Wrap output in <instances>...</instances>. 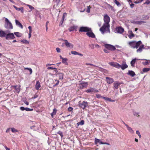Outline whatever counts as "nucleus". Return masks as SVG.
<instances>
[{
  "label": "nucleus",
  "mask_w": 150,
  "mask_h": 150,
  "mask_svg": "<svg viewBox=\"0 0 150 150\" xmlns=\"http://www.w3.org/2000/svg\"><path fill=\"white\" fill-rule=\"evenodd\" d=\"M131 22L132 23L135 24H137V21H131Z\"/></svg>",
  "instance_id": "51"
},
{
  "label": "nucleus",
  "mask_w": 150,
  "mask_h": 150,
  "mask_svg": "<svg viewBox=\"0 0 150 150\" xmlns=\"http://www.w3.org/2000/svg\"><path fill=\"white\" fill-rule=\"evenodd\" d=\"M116 31L119 33H122L124 31V29L121 26L117 27L115 28Z\"/></svg>",
  "instance_id": "9"
},
{
  "label": "nucleus",
  "mask_w": 150,
  "mask_h": 150,
  "mask_svg": "<svg viewBox=\"0 0 150 150\" xmlns=\"http://www.w3.org/2000/svg\"><path fill=\"white\" fill-rule=\"evenodd\" d=\"M139 47V48L137 50L136 52L137 53H141L142 52L143 49H145L144 45L142 44V43L141 40L138 42L135 41V47L136 49H137Z\"/></svg>",
  "instance_id": "2"
},
{
  "label": "nucleus",
  "mask_w": 150,
  "mask_h": 150,
  "mask_svg": "<svg viewBox=\"0 0 150 150\" xmlns=\"http://www.w3.org/2000/svg\"><path fill=\"white\" fill-rule=\"evenodd\" d=\"M25 108L23 107H21L20 108V110L22 111H23V110H25Z\"/></svg>",
  "instance_id": "58"
},
{
  "label": "nucleus",
  "mask_w": 150,
  "mask_h": 150,
  "mask_svg": "<svg viewBox=\"0 0 150 150\" xmlns=\"http://www.w3.org/2000/svg\"><path fill=\"white\" fill-rule=\"evenodd\" d=\"M121 83H119L118 81H114L113 83V86L115 89H117L118 88V87L120 86Z\"/></svg>",
  "instance_id": "15"
},
{
  "label": "nucleus",
  "mask_w": 150,
  "mask_h": 150,
  "mask_svg": "<svg viewBox=\"0 0 150 150\" xmlns=\"http://www.w3.org/2000/svg\"><path fill=\"white\" fill-rule=\"evenodd\" d=\"M103 20L105 23L100 29V30L102 34L104 33L105 31H107L110 32V25L109 24L110 21V18L107 14H106L104 16Z\"/></svg>",
  "instance_id": "1"
},
{
  "label": "nucleus",
  "mask_w": 150,
  "mask_h": 150,
  "mask_svg": "<svg viewBox=\"0 0 150 150\" xmlns=\"http://www.w3.org/2000/svg\"><path fill=\"white\" fill-rule=\"evenodd\" d=\"M127 129L128 131H129L130 132L132 133H134V131L132 130V129L130 127H129L127 128Z\"/></svg>",
  "instance_id": "36"
},
{
  "label": "nucleus",
  "mask_w": 150,
  "mask_h": 150,
  "mask_svg": "<svg viewBox=\"0 0 150 150\" xmlns=\"http://www.w3.org/2000/svg\"><path fill=\"white\" fill-rule=\"evenodd\" d=\"M11 130L12 132H18V130L14 128H11Z\"/></svg>",
  "instance_id": "44"
},
{
  "label": "nucleus",
  "mask_w": 150,
  "mask_h": 150,
  "mask_svg": "<svg viewBox=\"0 0 150 150\" xmlns=\"http://www.w3.org/2000/svg\"><path fill=\"white\" fill-rule=\"evenodd\" d=\"M11 87H13L15 90L16 92H17L18 93H19L20 91V86L17 87V85L12 86H11Z\"/></svg>",
  "instance_id": "17"
},
{
  "label": "nucleus",
  "mask_w": 150,
  "mask_h": 150,
  "mask_svg": "<svg viewBox=\"0 0 150 150\" xmlns=\"http://www.w3.org/2000/svg\"><path fill=\"white\" fill-rule=\"evenodd\" d=\"M27 6L29 7V8L31 9V10H32L34 9V7L28 4L27 5Z\"/></svg>",
  "instance_id": "45"
},
{
  "label": "nucleus",
  "mask_w": 150,
  "mask_h": 150,
  "mask_svg": "<svg viewBox=\"0 0 150 150\" xmlns=\"http://www.w3.org/2000/svg\"><path fill=\"white\" fill-rule=\"evenodd\" d=\"M150 3V0H146V2L144 3V4H149Z\"/></svg>",
  "instance_id": "50"
},
{
  "label": "nucleus",
  "mask_w": 150,
  "mask_h": 150,
  "mask_svg": "<svg viewBox=\"0 0 150 150\" xmlns=\"http://www.w3.org/2000/svg\"><path fill=\"white\" fill-rule=\"evenodd\" d=\"M109 64L111 66L117 68L119 69L120 68V65L117 63L111 62H110Z\"/></svg>",
  "instance_id": "10"
},
{
  "label": "nucleus",
  "mask_w": 150,
  "mask_h": 150,
  "mask_svg": "<svg viewBox=\"0 0 150 150\" xmlns=\"http://www.w3.org/2000/svg\"><path fill=\"white\" fill-rule=\"evenodd\" d=\"M30 128L31 129H33L34 130H36L38 129V128L37 127H36L35 125H33L30 127Z\"/></svg>",
  "instance_id": "33"
},
{
  "label": "nucleus",
  "mask_w": 150,
  "mask_h": 150,
  "mask_svg": "<svg viewBox=\"0 0 150 150\" xmlns=\"http://www.w3.org/2000/svg\"><path fill=\"white\" fill-rule=\"evenodd\" d=\"M6 23L4 25L5 28L6 29H13V26L11 23L10 22L8 18H5Z\"/></svg>",
  "instance_id": "3"
},
{
  "label": "nucleus",
  "mask_w": 150,
  "mask_h": 150,
  "mask_svg": "<svg viewBox=\"0 0 150 150\" xmlns=\"http://www.w3.org/2000/svg\"><path fill=\"white\" fill-rule=\"evenodd\" d=\"M113 2L114 3L116 4L118 7H120L121 6L120 3L117 0H114Z\"/></svg>",
  "instance_id": "31"
},
{
  "label": "nucleus",
  "mask_w": 150,
  "mask_h": 150,
  "mask_svg": "<svg viewBox=\"0 0 150 150\" xmlns=\"http://www.w3.org/2000/svg\"><path fill=\"white\" fill-rule=\"evenodd\" d=\"M149 18L148 16H147L142 15V19L143 20H146L148 19Z\"/></svg>",
  "instance_id": "35"
},
{
  "label": "nucleus",
  "mask_w": 150,
  "mask_h": 150,
  "mask_svg": "<svg viewBox=\"0 0 150 150\" xmlns=\"http://www.w3.org/2000/svg\"><path fill=\"white\" fill-rule=\"evenodd\" d=\"M91 31V28L87 27H80L79 29V31L81 32H86Z\"/></svg>",
  "instance_id": "4"
},
{
  "label": "nucleus",
  "mask_w": 150,
  "mask_h": 150,
  "mask_svg": "<svg viewBox=\"0 0 150 150\" xmlns=\"http://www.w3.org/2000/svg\"><path fill=\"white\" fill-rule=\"evenodd\" d=\"M56 75L59 77V79H63L64 74L62 73H58L56 74Z\"/></svg>",
  "instance_id": "24"
},
{
  "label": "nucleus",
  "mask_w": 150,
  "mask_h": 150,
  "mask_svg": "<svg viewBox=\"0 0 150 150\" xmlns=\"http://www.w3.org/2000/svg\"><path fill=\"white\" fill-rule=\"evenodd\" d=\"M68 59L66 58H64L62 59V63L64 64H65L67 65L68 64L67 62V60Z\"/></svg>",
  "instance_id": "30"
},
{
  "label": "nucleus",
  "mask_w": 150,
  "mask_h": 150,
  "mask_svg": "<svg viewBox=\"0 0 150 150\" xmlns=\"http://www.w3.org/2000/svg\"><path fill=\"white\" fill-rule=\"evenodd\" d=\"M128 45L131 48L133 49L136 48L135 47V41L129 42L128 43Z\"/></svg>",
  "instance_id": "12"
},
{
  "label": "nucleus",
  "mask_w": 150,
  "mask_h": 150,
  "mask_svg": "<svg viewBox=\"0 0 150 150\" xmlns=\"http://www.w3.org/2000/svg\"><path fill=\"white\" fill-rule=\"evenodd\" d=\"M13 7L17 10L18 11H21V12L22 13H23V7H21L20 8H18L16 6L13 5Z\"/></svg>",
  "instance_id": "19"
},
{
  "label": "nucleus",
  "mask_w": 150,
  "mask_h": 150,
  "mask_svg": "<svg viewBox=\"0 0 150 150\" xmlns=\"http://www.w3.org/2000/svg\"><path fill=\"white\" fill-rule=\"evenodd\" d=\"M71 52L72 54L74 55H77L78 54V52L74 51H72Z\"/></svg>",
  "instance_id": "40"
},
{
  "label": "nucleus",
  "mask_w": 150,
  "mask_h": 150,
  "mask_svg": "<svg viewBox=\"0 0 150 150\" xmlns=\"http://www.w3.org/2000/svg\"><path fill=\"white\" fill-rule=\"evenodd\" d=\"M142 63L144 65H146L148 64L149 63L147 61H146L145 62H143Z\"/></svg>",
  "instance_id": "55"
},
{
  "label": "nucleus",
  "mask_w": 150,
  "mask_h": 150,
  "mask_svg": "<svg viewBox=\"0 0 150 150\" xmlns=\"http://www.w3.org/2000/svg\"><path fill=\"white\" fill-rule=\"evenodd\" d=\"M47 69H53V67H47Z\"/></svg>",
  "instance_id": "64"
},
{
  "label": "nucleus",
  "mask_w": 150,
  "mask_h": 150,
  "mask_svg": "<svg viewBox=\"0 0 150 150\" xmlns=\"http://www.w3.org/2000/svg\"><path fill=\"white\" fill-rule=\"evenodd\" d=\"M38 97V95L37 94H35L34 95V96L33 97V99H35V98H37Z\"/></svg>",
  "instance_id": "60"
},
{
  "label": "nucleus",
  "mask_w": 150,
  "mask_h": 150,
  "mask_svg": "<svg viewBox=\"0 0 150 150\" xmlns=\"http://www.w3.org/2000/svg\"><path fill=\"white\" fill-rule=\"evenodd\" d=\"M73 109V108L71 107H69L68 108V110L69 111H72Z\"/></svg>",
  "instance_id": "54"
},
{
  "label": "nucleus",
  "mask_w": 150,
  "mask_h": 150,
  "mask_svg": "<svg viewBox=\"0 0 150 150\" xmlns=\"http://www.w3.org/2000/svg\"><path fill=\"white\" fill-rule=\"evenodd\" d=\"M128 67V65L125 63L124 64L122 63V65H120V68H121L123 70L127 68Z\"/></svg>",
  "instance_id": "20"
},
{
  "label": "nucleus",
  "mask_w": 150,
  "mask_h": 150,
  "mask_svg": "<svg viewBox=\"0 0 150 150\" xmlns=\"http://www.w3.org/2000/svg\"><path fill=\"white\" fill-rule=\"evenodd\" d=\"M57 133L58 134H59L62 137H63V133L60 131H59L57 132Z\"/></svg>",
  "instance_id": "42"
},
{
  "label": "nucleus",
  "mask_w": 150,
  "mask_h": 150,
  "mask_svg": "<svg viewBox=\"0 0 150 150\" xmlns=\"http://www.w3.org/2000/svg\"><path fill=\"white\" fill-rule=\"evenodd\" d=\"M86 92L88 93H91L92 92H98V90H96V89L91 88L88 89L86 91Z\"/></svg>",
  "instance_id": "13"
},
{
  "label": "nucleus",
  "mask_w": 150,
  "mask_h": 150,
  "mask_svg": "<svg viewBox=\"0 0 150 150\" xmlns=\"http://www.w3.org/2000/svg\"><path fill=\"white\" fill-rule=\"evenodd\" d=\"M88 103L87 102L83 101L81 103H79V106L83 109H84L88 105Z\"/></svg>",
  "instance_id": "6"
},
{
  "label": "nucleus",
  "mask_w": 150,
  "mask_h": 150,
  "mask_svg": "<svg viewBox=\"0 0 150 150\" xmlns=\"http://www.w3.org/2000/svg\"><path fill=\"white\" fill-rule=\"evenodd\" d=\"M127 74L132 77H134L136 75L135 72L132 70H129Z\"/></svg>",
  "instance_id": "18"
},
{
  "label": "nucleus",
  "mask_w": 150,
  "mask_h": 150,
  "mask_svg": "<svg viewBox=\"0 0 150 150\" xmlns=\"http://www.w3.org/2000/svg\"><path fill=\"white\" fill-rule=\"evenodd\" d=\"M15 38V37L13 33H10L6 34V39L8 40L9 39H13Z\"/></svg>",
  "instance_id": "7"
},
{
  "label": "nucleus",
  "mask_w": 150,
  "mask_h": 150,
  "mask_svg": "<svg viewBox=\"0 0 150 150\" xmlns=\"http://www.w3.org/2000/svg\"><path fill=\"white\" fill-rule=\"evenodd\" d=\"M67 15V13H64L63 14L62 17V19L63 21H64V19L65 18V17L66 15Z\"/></svg>",
  "instance_id": "46"
},
{
  "label": "nucleus",
  "mask_w": 150,
  "mask_h": 150,
  "mask_svg": "<svg viewBox=\"0 0 150 150\" xmlns=\"http://www.w3.org/2000/svg\"><path fill=\"white\" fill-rule=\"evenodd\" d=\"M6 34L4 31L2 30H0V37L2 38L6 37Z\"/></svg>",
  "instance_id": "26"
},
{
  "label": "nucleus",
  "mask_w": 150,
  "mask_h": 150,
  "mask_svg": "<svg viewBox=\"0 0 150 150\" xmlns=\"http://www.w3.org/2000/svg\"><path fill=\"white\" fill-rule=\"evenodd\" d=\"M25 110L27 111H32L33 110V109L32 108H25Z\"/></svg>",
  "instance_id": "41"
},
{
  "label": "nucleus",
  "mask_w": 150,
  "mask_h": 150,
  "mask_svg": "<svg viewBox=\"0 0 150 150\" xmlns=\"http://www.w3.org/2000/svg\"><path fill=\"white\" fill-rule=\"evenodd\" d=\"M102 98H103V99H105V100L109 102H114L115 101L114 100H112L110 98H108V97H102Z\"/></svg>",
  "instance_id": "28"
},
{
  "label": "nucleus",
  "mask_w": 150,
  "mask_h": 150,
  "mask_svg": "<svg viewBox=\"0 0 150 150\" xmlns=\"http://www.w3.org/2000/svg\"><path fill=\"white\" fill-rule=\"evenodd\" d=\"M105 47L108 50L113 51L116 50L115 47L112 45L109 44H105L104 45Z\"/></svg>",
  "instance_id": "5"
},
{
  "label": "nucleus",
  "mask_w": 150,
  "mask_h": 150,
  "mask_svg": "<svg viewBox=\"0 0 150 150\" xmlns=\"http://www.w3.org/2000/svg\"><path fill=\"white\" fill-rule=\"evenodd\" d=\"M139 112H133V115L135 116L139 117Z\"/></svg>",
  "instance_id": "47"
},
{
  "label": "nucleus",
  "mask_w": 150,
  "mask_h": 150,
  "mask_svg": "<svg viewBox=\"0 0 150 150\" xmlns=\"http://www.w3.org/2000/svg\"><path fill=\"white\" fill-rule=\"evenodd\" d=\"M150 70V68H144L143 69V71L144 72H146L149 71Z\"/></svg>",
  "instance_id": "37"
},
{
  "label": "nucleus",
  "mask_w": 150,
  "mask_h": 150,
  "mask_svg": "<svg viewBox=\"0 0 150 150\" xmlns=\"http://www.w3.org/2000/svg\"><path fill=\"white\" fill-rule=\"evenodd\" d=\"M96 96L97 98H102V97H103V96H101V95L100 94H97L96 95Z\"/></svg>",
  "instance_id": "49"
},
{
  "label": "nucleus",
  "mask_w": 150,
  "mask_h": 150,
  "mask_svg": "<svg viewBox=\"0 0 150 150\" xmlns=\"http://www.w3.org/2000/svg\"><path fill=\"white\" fill-rule=\"evenodd\" d=\"M15 21L16 25L20 27L21 29L23 28V26L18 20L16 19Z\"/></svg>",
  "instance_id": "22"
},
{
  "label": "nucleus",
  "mask_w": 150,
  "mask_h": 150,
  "mask_svg": "<svg viewBox=\"0 0 150 150\" xmlns=\"http://www.w3.org/2000/svg\"><path fill=\"white\" fill-rule=\"evenodd\" d=\"M110 8L112 11H114V8L112 6L109 5Z\"/></svg>",
  "instance_id": "52"
},
{
  "label": "nucleus",
  "mask_w": 150,
  "mask_h": 150,
  "mask_svg": "<svg viewBox=\"0 0 150 150\" xmlns=\"http://www.w3.org/2000/svg\"><path fill=\"white\" fill-rule=\"evenodd\" d=\"M14 34L15 35L18 37H20L21 36V34L18 32H15Z\"/></svg>",
  "instance_id": "32"
},
{
  "label": "nucleus",
  "mask_w": 150,
  "mask_h": 150,
  "mask_svg": "<svg viewBox=\"0 0 150 150\" xmlns=\"http://www.w3.org/2000/svg\"><path fill=\"white\" fill-rule=\"evenodd\" d=\"M146 23V22L143 21H137V25H141L143 23Z\"/></svg>",
  "instance_id": "39"
},
{
  "label": "nucleus",
  "mask_w": 150,
  "mask_h": 150,
  "mask_svg": "<svg viewBox=\"0 0 150 150\" xmlns=\"http://www.w3.org/2000/svg\"><path fill=\"white\" fill-rule=\"evenodd\" d=\"M64 21H63L62 19L61 20L60 22L59 23V26L62 25Z\"/></svg>",
  "instance_id": "59"
},
{
  "label": "nucleus",
  "mask_w": 150,
  "mask_h": 150,
  "mask_svg": "<svg viewBox=\"0 0 150 150\" xmlns=\"http://www.w3.org/2000/svg\"><path fill=\"white\" fill-rule=\"evenodd\" d=\"M103 50L105 53H108L109 52L108 50V49H107L106 48L105 49H104Z\"/></svg>",
  "instance_id": "53"
},
{
  "label": "nucleus",
  "mask_w": 150,
  "mask_h": 150,
  "mask_svg": "<svg viewBox=\"0 0 150 150\" xmlns=\"http://www.w3.org/2000/svg\"><path fill=\"white\" fill-rule=\"evenodd\" d=\"M136 59L135 58L132 59L130 62L131 66L134 67V65L136 62Z\"/></svg>",
  "instance_id": "29"
},
{
  "label": "nucleus",
  "mask_w": 150,
  "mask_h": 150,
  "mask_svg": "<svg viewBox=\"0 0 150 150\" xmlns=\"http://www.w3.org/2000/svg\"><path fill=\"white\" fill-rule=\"evenodd\" d=\"M29 71H30V74H31L32 73V70L31 68H30Z\"/></svg>",
  "instance_id": "62"
},
{
  "label": "nucleus",
  "mask_w": 150,
  "mask_h": 150,
  "mask_svg": "<svg viewBox=\"0 0 150 150\" xmlns=\"http://www.w3.org/2000/svg\"><path fill=\"white\" fill-rule=\"evenodd\" d=\"M77 27L75 25L71 26L68 29V30L69 32H71L74 31L77 29Z\"/></svg>",
  "instance_id": "23"
},
{
  "label": "nucleus",
  "mask_w": 150,
  "mask_h": 150,
  "mask_svg": "<svg viewBox=\"0 0 150 150\" xmlns=\"http://www.w3.org/2000/svg\"><path fill=\"white\" fill-rule=\"evenodd\" d=\"M40 86V82L38 81H37L36 82V84L35 86L36 89L37 90H38Z\"/></svg>",
  "instance_id": "25"
},
{
  "label": "nucleus",
  "mask_w": 150,
  "mask_h": 150,
  "mask_svg": "<svg viewBox=\"0 0 150 150\" xmlns=\"http://www.w3.org/2000/svg\"><path fill=\"white\" fill-rule=\"evenodd\" d=\"M49 23V22L47 21L46 22V30L47 31V30L48 29L47 25H48V24Z\"/></svg>",
  "instance_id": "56"
},
{
  "label": "nucleus",
  "mask_w": 150,
  "mask_h": 150,
  "mask_svg": "<svg viewBox=\"0 0 150 150\" xmlns=\"http://www.w3.org/2000/svg\"><path fill=\"white\" fill-rule=\"evenodd\" d=\"M56 50L57 52H60V49L58 47H57L56 48Z\"/></svg>",
  "instance_id": "57"
},
{
  "label": "nucleus",
  "mask_w": 150,
  "mask_h": 150,
  "mask_svg": "<svg viewBox=\"0 0 150 150\" xmlns=\"http://www.w3.org/2000/svg\"><path fill=\"white\" fill-rule=\"evenodd\" d=\"M102 143V144H106L108 145H110V144L107 142H103L102 143Z\"/></svg>",
  "instance_id": "61"
},
{
  "label": "nucleus",
  "mask_w": 150,
  "mask_h": 150,
  "mask_svg": "<svg viewBox=\"0 0 150 150\" xmlns=\"http://www.w3.org/2000/svg\"><path fill=\"white\" fill-rule=\"evenodd\" d=\"M91 8V7L90 6H88L86 11L88 13H89L90 12V9Z\"/></svg>",
  "instance_id": "43"
},
{
  "label": "nucleus",
  "mask_w": 150,
  "mask_h": 150,
  "mask_svg": "<svg viewBox=\"0 0 150 150\" xmlns=\"http://www.w3.org/2000/svg\"><path fill=\"white\" fill-rule=\"evenodd\" d=\"M88 84L87 82H84L80 83L79 84V86L80 88H83L86 87L87 86Z\"/></svg>",
  "instance_id": "16"
},
{
  "label": "nucleus",
  "mask_w": 150,
  "mask_h": 150,
  "mask_svg": "<svg viewBox=\"0 0 150 150\" xmlns=\"http://www.w3.org/2000/svg\"><path fill=\"white\" fill-rule=\"evenodd\" d=\"M84 121L82 120L81 121V122H79V124H80V125H83L84 124Z\"/></svg>",
  "instance_id": "48"
},
{
  "label": "nucleus",
  "mask_w": 150,
  "mask_h": 150,
  "mask_svg": "<svg viewBox=\"0 0 150 150\" xmlns=\"http://www.w3.org/2000/svg\"><path fill=\"white\" fill-rule=\"evenodd\" d=\"M86 35L88 36L89 37L92 38H95V35L93 33L92 31V30L91 29V31H89L87 32L86 33Z\"/></svg>",
  "instance_id": "11"
},
{
  "label": "nucleus",
  "mask_w": 150,
  "mask_h": 150,
  "mask_svg": "<svg viewBox=\"0 0 150 150\" xmlns=\"http://www.w3.org/2000/svg\"><path fill=\"white\" fill-rule=\"evenodd\" d=\"M57 110L55 108H54L51 114V115L52 118L54 117L53 116L56 114Z\"/></svg>",
  "instance_id": "27"
},
{
  "label": "nucleus",
  "mask_w": 150,
  "mask_h": 150,
  "mask_svg": "<svg viewBox=\"0 0 150 150\" xmlns=\"http://www.w3.org/2000/svg\"><path fill=\"white\" fill-rule=\"evenodd\" d=\"M130 32L131 33V34L129 36V37L130 39H131L134 37V34L132 33V31H130Z\"/></svg>",
  "instance_id": "38"
},
{
  "label": "nucleus",
  "mask_w": 150,
  "mask_h": 150,
  "mask_svg": "<svg viewBox=\"0 0 150 150\" xmlns=\"http://www.w3.org/2000/svg\"><path fill=\"white\" fill-rule=\"evenodd\" d=\"M55 81H56L57 82V83H56V85H58L59 83V81L58 80H55Z\"/></svg>",
  "instance_id": "63"
},
{
  "label": "nucleus",
  "mask_w": 150,
  "mask_h": 150,
  "mask_svg": "<svg viewBox=\"0 0 150 150\" xmlns=\"http://www.w3.org/2000/svg\"><path fill=\"white\" fill-rule=\"evenodd\" d=\"M102 142L101 141L100 139L95 138L94 143L95 144H97L98 143H99L100 144H102Z\"/></svg>",
  "instance_id": "21"
},
{
  "label": "nucleus",
  "mask_w": 150,
  "mask_h": 150,
  "mask_svg": "<svg viewBox=\"0 0 150 150\" xmlns=\"http://www.w3.org/2000/svg\"><path fill=\"white\" fill-rule=\"evenodd\" d=\"M21 42H23V43L25 44H29V42L27 40H23L21 41Z\"/></svg>",
  "instance_id": "34"
},
{
  "label": "nucleus",
  "mask_w": 150,
  "mask_h": 150,
  "mask_svg": "<svg viewBox=\"0 0 150 150\" xmlns=\"http://www.w3.org/2000/svg\"><path fill=\"white\" fill-rule=\"evenodd\" d=\"M106 81L109 84H111L114 82V79L108 77H106L105 78Z\"/></svg>",
  "instance_id": "8"
},
{
  "label": "nucleus",
  "mask_w": 150,
  "mask_h": 150,
  "mask_svg": "<svg viewBox=\"0 0 150 150\" xmlns=\"http://www.w3.org/2000/svg\"><path fill=\"white\" fill-rule=\"evenodd\" d=\"M64 41L65 42V45L67 47H69L71 48L73 47V45L70 43L67 40H64Z\"/></svg>",
  "instance_id": "14"
}]
</instances>
